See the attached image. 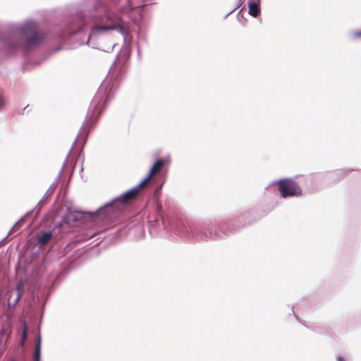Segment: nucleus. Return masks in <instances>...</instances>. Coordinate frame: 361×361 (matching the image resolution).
Instances as JSON below:
<instances>
[{
  "label": "nucleus",
  "mask_w": 361,
  "mask_h": 361,
  "mask_svg": "<svg viewBox=\"0 0 361 361\" xmlns=\"http://www.w3.org/2000/svg\"><path fill=\"white\" fill-rule=\"evenodd\" d=\"M106 18L108 20L107 23L103 22L102 20V22L96 23L92 26L91 32L90 34V37L95 36L103 31L115 30L121 27V19L119 15L109 11L106 13Z\"/></svg>",
  "instance_id": "obj_1"
},
{
  "label": "nucleus",
  "mask_w": 361,
  "mask_h": 361,
  "mask_svg": "<svg viewBox=\"0 0 361 361\" xmlns=\"http://www.w3.org/2000/svg\"><path fill=\"white\" fill-rule=\"evenodd\" d=\"M25 37V47L30 48L38 45L44 39V35L35 23H27L23 29Z\"/></svg>",
  "instance_id": "obj_2"
},
{
  "label": "nucleus",
  "mask_w": 361,
  "mask_h": 361,
  "mask_svg": "<svg viewBox=\"0 0 361 361\" xmlns=\"http://www.w3.org/2000/svg\"><path fill=\"white\" fill-rule=\"evenodd\" d=\"M277 185L280 195L283 198L302 195L300 187L293 179L285 178L279 180Z\"/></svg>",
  "instance_id": "obj_3"
},
{
  "label": "nucleus",
  "mask_w": 361,
  "mask_h": 361,
  "mask_svg": "<svg viewBox=\"0 0 361 361\" xmlns=\"http://www.w3.org/2000/svg\"><path fill=\"white\" fill-rule=\"evenodd\" d=\"M146 187L145 184H142L141 181L137 185L135 188L129 190L126 192L122 194L119 197H118L114 201V204H128L134 202L138 197L140 192L142 190H143Z\"/></svg>",
  "instance_id": "obj_4"
},
{
  "label": "nucleus",
  "mask_w": 361,
  "mask_h": 361,
  "mask_svg": "<svg viewBox=\"0 0 361 361\" xmlns=\"http://www.w3.org/2000/svg\"><path fill=\"white\" fill-rule=\"evenodd\" d=\"M164 164L165 161L164 159L157 160L154 165L152 166L148 176L142 180V184H145L147 185L151 178L161 171Z\"/></svg>",
  "instance_id": "obj_5"
},
{
  "label": "nucleus",
  "mask_w": 361,
  "mask_h": 361,
  "mask_svg": "<svg viewBox=\"0 0 361 361\" xmlns=\"http://www.w3.org/2000/svg\"><path fill=\"white\" fill-rule=\"evenodd\" d=\"M52 238V233L50 231H40L37 233V240L41 246L46 245Z\"/></svg>",
  "instance_id": "obj_6"
},
{
  "label": "nucleus",
  "mask_w": 361,
  "mask_h": 361,
  "mask_svg": "<svg viewBox=\"0 0 361 361\" xmlns=\"http://www.w3.org/2000/svg\"><path fill=\"white\" fill-rule=\"evenodd\" d=\"M249 14L253 17H257L260 13L259 3L248 1Z\"/></svg>",
  "instance_id": "obj_7"
},
{
  "label": "nucleus",
  "mask_w": 361,
  "mask_h": 361,
  "mask_svg": "<svg viewBox=\"0 0 361 361\" xmlns=\"http://www.w3.org/2000/svg\"><path fill=\"white\" fill-rule=\"evenodd\" d=\"M22 327H23V331H22V333H21V341H20V345L22 346L24 345V343L26 341V338H27V324L25 321H23L22 322Z\"/></svg>",
  "instance_id": "obj_8"
},
{
  "label": "nucleus",
  "mask_w": 361,
  "mask_h": 361,
  "mask_svg": "<svg viewBox=\"0 0 361 361\" xmlns=\"http://www.w3.org/2000/svg\"><path fill=\"white\" fill-rule=\"evenodd\" d=\"M40 353H41V341L39 338L37 343L35 345V351L34 354V361H40Z\"/></svg>",
  "instance_id": "obj_9"
},
{
  "label": "nucleus",
  "mask_w": 361,
  "mask_h": 361,
  "mask_svg": "<svg viewBox=\"0 0 361 361\" xmlns=\"http://www.w3.org/2000/svg\"><path fill=\"white\" fill-rule=\"evenodd\" d=\"M23 288H24V284L23 283H19L17 285L16 289L17 295L14 300L15 302H17L20 300V298L23 294Z\"/></svg>",
  "instance_id": "obj_10"
},
{
  "label": "nucleus",
  "mask_w": 361,
  "mask_h": 361,
  "mask_svg": "<svg viewBox=\"0 0 361 361\" xmlns=\"http://www.w3.org/2000/svg\"><path fill=\"white\" fill-rule=\"evenodd\" d=\"M352 37L353 39L360 38L361 37V31H354V32H353Z\"/></svg>",
  "instance_id": "obj_11"
},
{
  "label": "nucleus",
  "mask_w": 361,
  "mask_h": 361,
  "mask_svg": "<svg viewBox=\"0 0 361 361\" xmlns=\"http://www.w3.org/2000/svg\"><path fill=\"white\" fill-rule=\"evenodd\" d=\"M337 361H344V360L342 357H338Z\"/></svg>",
  "instance_id": "obj_12"
}]
</instances>
